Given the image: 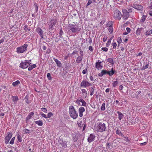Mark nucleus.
<instances>
[{
  "label": "nucleus",
  "mask_w": 152,
  "mask_h": 152,
  "mask_svg": "<svg viewBox=\"0 0 152 152\" xmlns=\"http://www.w3.org/2000/svg\"><path fill=\"white\" fill-rule=\"evenodd\" d=\"M64 34V32L62 30V28H61L60 30L59 31V37H60V38H63V37L62 36V35Z\"/></svg>",
  "instance_id": "473e14b6"
},
{
  "label": "nucleus",
  "mask_w": 152,
  "mask_h": 152,
  "mask_svg": "<svg viewBox=\"0 0 152 152\" xmlns=\"http://www.w3.org/2000/svg\"><path fill=\"white\" fill-rule=\"evenodd\" d=\"M12 100L13 102H14L15 104V102H16L18 101L19 99L17 96H12Z\"/></svg>",
  "instance_id": "c756f323"
},
{
  "label": "nucleus",
  "mask_w": 152,
  "mask_h": 152,
  "mask_svg": "<svg viewBox=\"0 0 152 152\" xmlns=\"http://www.w3.org/2000/svg\"><path fill=\"white\" fill-rule=\"evenodd\" d=\"M4 39L3 38H2L0 40V44L3 43L4 42Z\"/></svg>",
  "instance_id": "69168bd1"
},
{
  "label": "nucleus",
  "mask_w": 152,
  "mask_h": 152,
  "mask_svg": "<svg viewBox=\"0 0 152 152\" xmlns=\"http://www.w3.org/2000/svg\"><path fill=\"white\" fill-rule=\"evenodd\" d=\"M69 112L70 116L73 119H75L78 117V114L73 106L69 107Z\"/></svg>",
  "instance_id": "20e7f679"
},
{
  "label": "nucleus",
  "mask_w": 152,
  "mask_h": 152,
  "mask_svg": "<svg viewBox=\"0 0 152 152\" xmlns=\"http://www.w3.org/2000/svg\"><path fill=\"white\" fill-rule=\"evenodd\" d=\"M41 110H42L45 113H47V110L45 108H41Z\"/></svg>",
  "instance_id": "4d7b16f0"
},
{
  "label": "nucleus",
  "mask_w": 152,
  "mask_h": 152,
  "mask_svg": "<svg viewBox=\"0 0 152 152\" xmlns=\"http://www.w3.org/2000/svg\"><path fill=\"white\" fill-rule=\"evenodd\" d=\"M101 63L102 62L99 60L95 64V67L98 70L101 69L103 67V66L101 64Z\"/></svg>",
  "instance_id": "ddd939ff"
},
{
  "label": "nucleus",
  "mask_w": 152,
  "mask_h": 152,
  "mask_svg": "<svg viewBox=\"0 0 152 152\" xmlns=\"http://www.w3.org/2000/svg\"><path fill=\"white\" fill-rule=\"evenodd\" d=\"M130 6L135 9L137 10L140 11H142L143 9V7L141 5L133 4H131Z\"/></svg>",
  "instance_id": "9d476101"
},
{
  "label": "nucleus",
  "mask_w": 152,
  "mask_h": 152,
  "mask_svg": "<svg viewBox=\"0 0 152 152\" xmlns=\"http://www.w3.org/2000/svg\"><path fill=\"white\" fill-rule=\"evenodd\" d=\"M101 49L105 52H107L108 50V48L106 47H103L101 48Z\"/></svg>",
  "instance_id": "8fccbe9b"
},
{
  "label": "nucleus",
  "mask_w": 152,
  "mask_h": 152,
  "mask_svg": "<svg viewBox=\"0 0 152 152\" xmlns=\"http://www.w3.org/2000/svg\"><path fill=\"white\" fill-rule=\"evenodd\" d=\"M95 137V136L93 134H91L89 136L88 138V141L90 143L91 142L93 141Z\"/></svg>",
  "instance_id": "2eb2a0df"
},
{
  "label": "nucleus",
  "mask_w": 152,
  "mask_h": 152,
  "mask_svg": "<svg viewBox=\"0 0 152 152\" xmlns=\"http://www.w3.org/2000/svg\"><path fill=\"white\" fill-rule=\"evenodd\" d=\"M53 59L56 63L57 65L59 67H61V64L60 61H58L57 59L54 58Z\"/></svg>",
  "instance_id": "4be33fe9"
},
{
  "label": "nucleus",
  "mask_w": 152,
  "mask_h": 152,
  "mask_svg": "<svg viewBox=\"0 0 152 152\" xmlns=\"http://www.w3.org/2000/svg\"><path fill=\"white\" fill-rule=\"evenodd\" d=\"M76 103L78 104H86V103L85 101L81 97H79L76 101Z\"/></svg>",
  "instance_id": "4468645a"
},
{
  "label": "nucleus",
  "mask_w": 152,
  "mask_h": 152,
  "mask_svg": "<svg viewBox=\"0 0 152 152\" xmlns=\"http://www.w3.org/2000/svg\"><path fill=\"white\" fill-rule=\"evenodd\" d=\"M118 114V118L119 120H121L124 117V115L121 112L118 111L117 112Z\"/></svg>",
  "instance_id": "cd10ccee"
},
{
  "label": "nucleus",
  "mask_w": 152,
  "mask_h": 152,
  "mask_svg": "<svg viewBox=\"0 0 152 152\" xmlns=\"http://www.w3.org/2000/svg\"><path fill=\"white\" fill-rule=\"evenodd\" d=\"M34 113L33 112H31L29 114L26 118V121L28 122V120L31 118L34 115Z\"/></svg>",
  "instance_id": "6ab92c4d"
},
{
  "label": "nucleus",
  "mask_w": 152,
  "mask_h": 152,
  "mask_svg": "<svg viewBox=\"0 0 152 152\" xmlns=\"http://www.w3.org/2000/svg\"><path fill=\"white\" fill-rule=\"evenodd\" d=\"M118 43V47H119V44L121 43L122 42L121 39V38L118 37V41H117Z\"/></svg>",
  "instance_id": "c03bdc74"
},
{
  "label": "nucleus",
  "mask_w": 152,
  "mask_h": 152,
  "mask_svg": "<svg viewBox=\"0 0 152 152\" xmlns=\"http://www.w3.org/2000/svg\"><path fill=\"white\" fill-rule=\"evenodd\" d=\"M82 95L83 97L86 98L87 96V91L84 89H82Z\"/></svg>",
  "instance_id": "aec40b11"
},
{
  "label": "nucleus",
  "mask_w": 152,
  "mask_h": 152,
  "mask_svg": "<svg viewBox=\"0 0 152 152\" xmlns=\"http://www.w3.org/2000/svg\"><path fill=\"white\" fill-rule=\"evenodd\" d=\"M108 30L110 34H112L113 31V26H109L108 28Z\"/></svg>",
  "instance_id": "58836bf2"
},
{
  "label": "nucleus",
  "mask_w": 152,
  "mask_h": 152,
  "mask_svg": "<svg viewBox=\"0 0 152 152\" xmlns=\"http://www.w3.org/2000/svg\"><path fill=\"white\" fill-rule=\"evenodd\" d=\"M12 135V133L10 132L5 137L4 139L5 144H7L8 143Z\"/></svg>",
  "instance_id": "f8f14e48"
},
{
  "label": "nucleus",
  "mask_w": 152,
  "mask_h": 152,
  "mask_svg": "<svg viewBox=\"0 0 152 152\" xmlns=\"http://www.w3.org/2000/svg\"><path fill=\"white\" fill-rule=\"evenodd\" d=\"M31 64V63L28 62L26 60L24 61L21 62L20 64V67L23 69H25L27 68L29 66H30V64Z\"/></svg>",
  "instance_id": "0eeeda50"
},
{
  "label": "nucleus",
  "mask_w": 152,
  "mask_h": 152,
  "mask_svg": "<svg viewBox=\"0 0 152 152\" xmlns=\"http://www.w3.org/2000/svg\"><path fill=\"white\" fill-rule=\"evenodd\" d=\"M112 45L113 48L115 49L116 48L117 46V44L115 42H114V41H113L112 43Z\"/></svg>",
  "instance_id": "a19ab883"
},
{
  "label": "nucleus",
  "mask_w": 152,
  "mask_h": 152,
  "mask_svg": "<svg viewBox=\"0 0 152 152\" xmlns=\"http://www.w3.org/2000/svg\"><path fill=\"white\" fill-rule=\"evenodd\" d=\"M35 123L36 124L38 125L39 126H42L43 124L42 121L41 120L36 121Z\"/></svg>",
  "instance_id": "2f4dec72"
},
{
  "label": "nucleus",
  "mask_w": 152,
  "mask_h": 152,
  "mask_svg": "<svg viewBox=\"0 0 152 152\" xmlns=\"http://www.w3.org/2000/svg\"><path fill=\"white\" fill-rule=\"evenodd\" d=\"M15 137H13L11 139V141H10V143L11 145H12L14 143V141L15 140Z\"/></svg>",
  "instance_id": "79ce46f5"
},
{
  "label": "nucleus",
  "mask_w": 152,
  "mask_h": 152,
  "mask_svg": "<svg viewBox=\"0 0 152 152\" xmlns=\"http://www.w3.org/2000/svg\"><path fill=\"white\" fill-rule=\"evenodd\" d=\"M20 84V81L18 80H17L15 82H13L12 83V85L14 87H16Z\"/></svg>",
  "instance_id": "c85d7f7f"
},
{
  "label": "nucleus",
  "mask_w": 152,
  "mask_h": 152,
  "mask_svg": "<svg viewBox=\"0 0 152 152\" xmlns=\"http://www.w3.org/2000/svg\"><path fill=\"white\" fill-rule=\"evenodd\" d=\"M47 76L49 80H51L52 78L50 74V73H48L47 74Z\"/></svg>",
  "instance_id": "37998d69"
},
{
  "label": "nucleus",
  "mask_w": 152,
  "mask_h": 152,
  "mask_svg": "<svg viewBox=\"0 0 152 152\" xmlns=\"http://www.w3.org/2000/svg\"><path fill=\"white\" fill-rule=\"evenodd\" d=\"M127 9L128 10L127 11L129 13L132 12V9L130 7L127 8Z\"/></svg>",
  "instance_id": "864d4df0"
},
{
  "label": "nucleus",
  "mask_w": 152,
  "mask_h": 152,
  "mask_svg": "<svg viewBox=\"0 0 152 152\" xmlns=\"http://www.w3.org/2000/svg\"><path fill=\"white\" fill-rule=\"evenodd\" d=\"M17 138L19 142H22V137L19 134H18Z\"/></svg>",
  "instance_id": "4c0bfd02"
},
{
  "label": "nucleus",
  "mask_w": 152,
  "mask_h": 152,
  "mask_svg": "<svg viewBox=\"0 0 152 152\" xmlns=\"http://www.w3.org/2000/svg\"><path fill=\"white\" fill-rule=\"evenodd\" d=\"M93 1V0H89L88 3L86 4V7H87L88 5L91 4V3Z\"/></svg>",
  "instance_id": "a18cd8bd"
},
{
  "label": "nucleus",
  "mask_w": 152,
  "mask_h": 152,
  "mask_svg": "<svg viewBox=\"0 0 152 152\" xmlns=\"http://www.w3.org/2000/svg\"><path fill=\"white\" fill-rule=\"evenodd\" d=\"M147 18V16L143 15L140 20V23H143L145 21Z\"/></svg>",
  "instance_id": "bb28decb"
},
{
  "label": "nucleus",
  "mask_w": 152,
  "mask_h": 152,
  "mask_svg": "<svg viewBox=\"0 0 152 152\" xmlns=\"http://www.w3.org/2000/svg\"><path fill=\"white\" fill-rule=\"evenodd\" d=\"M142 28H138L137 30L136 34L137 35H140V33L141 31H142Z\"/></svg>",
  "instance_id": "f704fd0d"
},
{
  "label": "nucleus",
  "mask_w": 152,
  "mask_h": 152,
  "mask_svg": "<svg viewBox=\"0 0 152 152\" xmlns=\"http://www.w3.org/2000/svg\"><path fill=\"white\" fill-rule=\"evenodd\" d=\"M31 66V67L33 69L37 67V66L35 64H32V65H31V64H30V66Z\"/></svg>",
  "instance_id": "3c124183"
},
{
  "label": "nucleus",
  "mask_w": 152,
  "mask_h": 152,
  "mask_svg": "<svg viewBox=\"0 0 152 152\" xmlns=\"http://www.w3.org/2000/svg\"><path fill=\"white\" fill-rule=\"evenodd\" d=\"M107 36H106V35L104 36V38H103V42H105L107 40Z\"/></svg>",
  "instance_id": "6e6d98bb"
},
{
  "label": "nucleus",
  "mask_w": 152,
  "mask_h": 152,
  "mask_svg": "<svg viewBox=\"0 0 152 152\" xmlns=\"http://www.w3.org/2000/svg\"><path fill=\"white\" fill-rule=\"evenodd\" d=\"M113 16L115 19L120 20L121 19L122 14L117 9L114 11Z\"/></svg>",
  "instance_id": "423d86ee"
},
{
  "label": "nucleus",
  "mask_w": 152,
  "mask_h": 152,
  "mask_svg": "<svg viewBox=\"0 0 152 152\" xmlns=\"http://www.w3.org/2000/svg\"><path fill=\"white\" fill-rule=\"evenodd\" d=\"M144 64H146V65L145 66L143 65V66L141 68V69L142 70H143L145 69H146L148 68L149 66V63L148 62L146 63L144 62Z\"/></svg>",
  "instance_id": "393cba45"
},
{
  "label": "nucleus",
  "mask_w": 152,
  "mask_h": 152,
  "mask_svg": "<svg viewBox=\"0 0 152 152\" xmlns=\"http://www.w3.org/2000/svg\"><path fill=\"white\" fill-rule=\"evenodd\" d=\"M28 46L27 44H25L23 45L18 47L16 48V52L18 54L23 53L27 50V48Z\"/></svg>",
  "instance_id": "39448f33"
},
{
  "label": "nucleus",
  "mask_w": 152,
  "mask_h": 152,
  "mask_svg": "<svg viewBox=\"0 0 152 152\" xmlns=\"http://www.w3.org/2000/svg\"><path fill=\"white\" fill-rule=\"evenodd\" d=\"M85 109L83 107H80L79 110V115L80 117H81L83 115V113L85 111Z\"/></svg>",
  "instance_id": "dca6fc26"
},
{
  "label": "nucleus",
  "mask_w": 152,
  "mask_h": 152,
  "mask_svg": "<svg viewBox=\"0 0 152 152\" xmlns=\"http://www.w3.org/2000/svg\"><path fill=\"white\" fill-rule=\"evenodd\" d=\"M89 49L92 52L93 51V48L92 46H90L89 47Z\"/></svg>",
  "instance_id": "e2e57ef3"
},
{
  "label": "nucleus",
  "mask_w": 152,
  "mask_h": 152,
  "mask_svg": "<svg viewBox=\"0 0 152 152\" xmlns=\"http://www.w3.org/2000/svg\"><path fill=\"white\" fill-rule=\"evenodd\" d=\"M57 22V20L56 18L51 17L49 20L48 22V25L49 26V31L50 33H53V30L55 29L54 26L56 25Z\"/></svg>",
  "instance_id": "f257e3e1"
},
{
  "label": "nucleus",
  "mask_w": 152,
  "mask_h": 152,
  "mask_svg": "<svg viewBox=\"0 0 152 152\" xmlns=\"http://www.w3.org/2000/svg\"><path fill=\"white\" fill-rule=\"evenodd\" d=\"M79 134H76L75 136L73 137V140L74 142H76L78 140Z\"/></svg>",
  "instance_id": "7c9ffc66"
},
{
  "label": "nucleus",
  "mask_w": 152,
  "mask_h": 152,
  "mask_svg": "<svg viewBox=\"0 0 152 152\" xmlns=\"http://www.w3.org/2000/svg\"><path fill=\"white\" fill-rule=\"evenodd\" d=\"M107 61L108 62L110 63L112 65H113L115 64L113 58H109L107 59Z\"/></svg>",
  "instance_id": "b1692460"
},
{
  "label": "nucleus",
  "mask_w": 152,
  "mask_h": 152,
  "mask_svg": "<svg viewBox=\"0 0 152 152\" xmlns=\"http://www.w3.org/2000/svg\"><path fill=\"white\" fill-rule=\"evenodd\" d=\"M118 83V82L117 81H114L113 83V86L115 87L116 86Z\"/></svg>",
  "instance_id": "ea45409f"
},
{
  "label": "nucleus",
  "mask_w": 152,
  "mask_h": 152,
  "mask_svg": "<svg viewBox=\"0 0 152 152\" xmlns=\"http://www.w3.org/2000/svg\"><path fill=\"white\" fill-rule=\"evenodd\" d=\"M116 134L119 135L121 136L122 137H124V135L121 131L119 130H117L116 131Z\"/></svg>",
  "instance_id": "c9c22d12"
},
{
  "label": "nucleus",
  "mask_w": 152,
  "mask_h": 152,
  "mask_svg": "<svg viewBox=\"0 0 152 152\" xmlns=\"http://www.w3.org/2000/svg\"><path fill=\"white\" fill-rule=\"evenodd\" d=\"M94 129L97 132H103L105 130L106 125L104 123L99 122L96 124L94 126Z\"/></svg>",
  "instance_id": "f03ea898"
},
{
  "label": "nucleus",
  "mask_w": 152,
  "mask_h": 152,
  "mask_svg": "<svg viewBox=\"0 0 152 152\" xmlns=\"http://www.w3.org/2000/svg\"><path fill=\"white\" fill-rule=\"evenodd\" d=\"M87 69H84L82 73L83 74H85L87 72Z\"/></svg>",
  "instance_id": "338daca9"
},
{
  "label": "nucleus",
  "mask_w": 152,
  "mask_h": 152,
  "mask_svg": "<svg viewBox=\"0 0 152 152\" xmlns=\"http://www.w3.org/2000/svg\"><path fill=\"white\" fill-rule=\"evenodd\" d=\"M126 30L127 32V33H129L130 32L131 29L129 27H127L126 28Z\"/></svg>",
  "instance_id": "680f3d73"
},
{
  "label": "nucleus",
  "mask_w": 152,
  "mask_h": 152,
  "mask_svg": "<svg viewBox=\"0 0 152 152\" xmlns=\"http://www.w3.org/2000/svg\"><path fill=\"white\" fill-rule=\"evenodd\" d=\"M151 34V32L149 31H147L145 32V35L147 36H148Z\"/></svg>",
  "instance_id": "bf43d9fd"
},
{
  "label": "nucleus",
  "mask_w": 152,
  "mask_h": 152,
  "mask_svg": "<svg viewBox=\"0 0 152 152\" xmlns=\"http://www.w3.org/2000/svg\"><path fill=\"white\" fill-rule=\"evenodd\" d=\"M67 28L69 33H78L80 30V28L76 25L69 24Z\"/></svg>",
  "instance_id": "7ed1b4c3"
},
{
  "label": "nucleus",
  "mask_w": 152,
  "mask_h": 152,
  "mask_svg": "<svg viewBox=\"0 0 152 152\" xmlns=\"http://www.w3.org/2000/svg\"><path fill=\"white\" fill-rule=\"evenodd\" d=\"M51 50L50 49L48 48L46 50V54H49L51 52Z\"/></svg>",
  "instance_id": "13d9d810"
},
{
  "label": "nucleus",
  "mask_w": 152,
  "mask_h": 152,
  "mask_svg": "<svg viewBox=\"0 0 152 152\" xmlns=\"http://www.w3.org/2000/svg\"><path fill=\"white\" fill-rule=\"evenodd\" d=\"M115 72V71L113 68L111 69L110 71H108V75L110 77H111Z\"/></svg>",
  "instance_id": "5701e85b"
},
{
  "label": "nucleus",
  "mask_w": 152,
  "mask_h": 152,
  "mask_svg": "<svg viewBox=\"0 0 152 152\" xmlns=\"http://www.w3.org/2000/svg\"><path fill=\"white\" fill-rule=\"evenodd\" d=\"M122 12L123 15H122L124 20H127L129 16V13L127 10L125 9H122Z\"/></svg>",
  "instance_id": "6e6552de"
},
{
  "label": "nucleus",
  "mask_w": 152,
  "mask_h": 152,
  "mask_svg": "<svg viewBox=\"0 0 152 152\" xmlns=\"http://www.w3.org/2000/svg\"><path fill=\"white\" fill-rule=\"evenodd\" d=\"M123 137L125 139V140L126 142H129L130 141V140L129 139L128 137H125V136H124Z\"/></svg>",
  "instance_id": "de8ad7c7"
},
{
  "label": "nucleus",
  "mask_w": 152,
  "mask_h": 152,
  "mask_svg": "<svg viewBox=\"0 0 152 152\" xmlns=\"http://www.w3.org/2000/svg\"><path fill=\"white\" fill-rule=\"evenodd\" d=\"M36 32L41 37V39H44V31L40 27H38L36 29Z\"/></svg>",
  "instance_id": "9b49d317"
},
{
  "label": "nucleus",
  "mask_w": 152,
  "mask_h": 152,
  "mask_svg": "<svg viewBox=\"0 0 152 152\" xmlns=\"http://www.w3.org/2000/svg\"><path fill=\"white\" fill-rule=\"evenodd\" d=\"M113 37H111L110 39H109L108 40V41L107 42L106 44V46L107 47H108L110 45L111 42V41Z\"/></svg>",
  "instance_id": "72a5a7b5"
},
{
  "label": "nucleus",
  "mask_w": 152,
  "mask_h": 152,
  "mask_svg": "<svg viewBox=\"0 0 152 152\" xmlns=\"http://www.w3.org/2000/svg\"><path fill=\"white\" fill-rule=\"evenodd\" d=\"M95 87L94 86L91 87H89L88 88V90L90 91V95L92 96L94 94V92L95 90Z\"/></svg>",
  "instance_id": "a211bd4d"
},
{
  "label": "nucleus",
  "mask_w": 152,
  "mask_h": 152,
  "mask_svg": "<svg viewBox=\"0 0 152 152\" xmlns=\"http://www.w3.org/2000/svg\"><path fill=\"white\" fill-rule=\"evenodd\" d=\"M106 26L107 27L110 26H113V23L112 21H110L107 23V24H106Z\"/></svg>",
  "instance_id": "e433bc0d"
},
{
  "label": "nucleus",
  "mask_w": 152,
  "mask_h": 152,
  "mask_svg": "<svg viewBox=\"0 0 152 152\" xmlns=\"http://www.w3.org/2000/svg\"><path fill=\"white\" fill-rule=\"evenodd\" d=\"M24 101L27 104H29L31 103V100L29 99V96L28 95L26 96L25 97L24 99Z\"/></svg>",
  "instance_id": "412c9836"
},
{
  "label": "nucleus",
  "mask_w": 152,
  "mask_h": 152,
  "mask_svg": "<svg viewBox=\"0 0 152 152\" xmlns=\"http://www.w3.org/2000/svg\"><path fill=\"white\" fill-rule=\"evenodd\" d=\"M106 74L108 75V71H107L106 70H102L101 72L98 74V75L99 77H102L104 75Z\"/></svg>",
  "instance_id": "f3484780"
},
{
  "label": "nucleus",
  "mask_w": 152,
  "mask_h": 152,
  "mask_svg": "<svg viewBox=\"0 0 152 152\" xmlns=\"http://www.w3.org/2000/svg\"><path fill=\"white\" fill-rule=\"evenodd\" d=\"M53 115V114L52 113H51V112L49 113L48 114L47 117H48V118H50Z\"/></svg>",
  "instance_id": "09e8293b"
},
{
  "label": "nucleus",
  "mask_w": 152,
  "mask_h": 152,
  "mask_svg": "<svg viewBox=\"0 0 152 152\" xmlns=\"http://www.w3.org/2000/svg\"><path fill=\"white\" fill-rule=\"evenodd\" d=\"M123 88V86L122 85H121L119 86V88L121 90H122Z\"/></svg>",
  "instance_id": "774afa93"
},
{
  "label": "nucleus",
  "mask_w": 152,
  "mask_h": 152,
  "mask_svg": "<svg viewBox=\"0 0 152 152\" xmlns=\"http://www.w3.org/2000/svg\"><path fill=\"white\" fill-rule=\"evenodd\" d=\"M83 57L82 56H78L76 60V62L77 63H81L83 59Z\"/></svg>",
  "instance_id": "a878e982"
},
{
  "label": "nucleus",
  "mask_w": 152,
  "mask_h": 152,
  "mask_svg": "<svg viewBox=\"0 0 152 152\" xmlns=\"http://www.w3.org/2000/svg\"><path fill=\"white\" fill-rule=\"evenodd\" d=\"M62 147L66 148L67 147V144L66 143H63L62 144Z\"/></svg>",
  "instance_id": "052dcab7"
},
{
  "label": "nucleus",
  "mask_w": 152,
  "mask_h": 152,
  "mask_svg": "<svg viewBox=\"0 0 152 152\" xmlns=\"http://www.w3.org/2000/svg\"><path fill=\"white\" fill-rule=\"evenodd\" d=\"M91 86V84L85 80H83L80 83V87L86 88Z\"/></svg>",
  "instance_id": "1a4fd4ad"
},
{
  "label": "nucleus",
  "mask_w": 152,
  "mask_h": 152,
  "mask_svg": "<svg viewBox=\"0 0 152 152\" xmlns=\"http://www.w3.org/2000/svg\"><path fill=\"white\" fill-rule=\"evenodd\" d=\"M40 114L41 115V116L42 117L44 118H48L47 116H46V115L45 114L42 113H40Z\"/></svg>",
  "instance_id": "49530a36"
},
{
  "label": "nucleus",
  "mask_w": 152,
  "mask_h": 152,
  "mask_svg": "<svg viewBox=\"0 0 152 152\" xmlns=\"http://www.w3.org/2000/svg\"><path fill=\"white\" fill-rule=\"evenodd\" d=\"M105 105H102L101 107V109L102 110H105Z\"/></svg>",
  "instance_id": "0e129e2a"
},
{
  "label": "nucleus",
  "mask_w": 152,
  "mask_h": 152,
  "mask_svg": "<svg viewBox=\"0 0 152 152\" xmlns=\"http://www.w3.org/2000/svg\"><path fill=\"white\" fill-rule=\"evenodd\" d=\"M34 5L35 6V10L36 12H37L38 11V6L37 5V4L36 3H35L34 4Z\"/></svg>",
  "instance_id": "5fc2aeb1"
},
{
  "label": "nucleus",
  "mask_w": 152,
  "mask_h": 152,
  "mask_svg": "<svg viewBox=\"0 0 152 152\" xmlns=\"http://www.w3.org/2000/svg\"><path fill=\"white\" fill-rule=\"evenodd\" d=\"M30 130L27 129H24V132L25 133L28 134L29 133Z\"/></svg>",
  "instance_id": "603ef678"
}]
</instances>
